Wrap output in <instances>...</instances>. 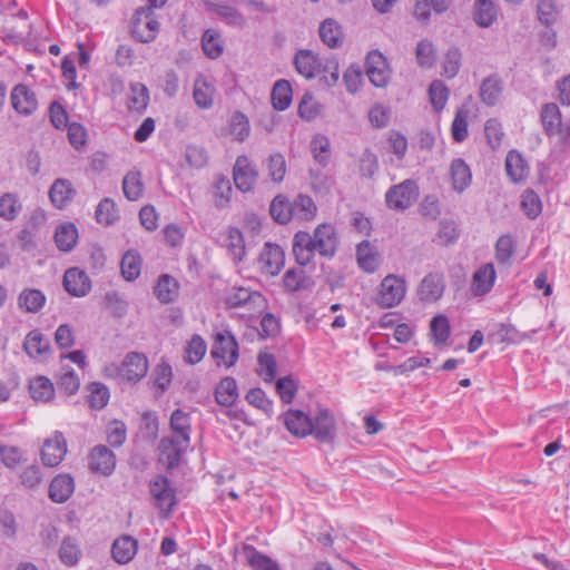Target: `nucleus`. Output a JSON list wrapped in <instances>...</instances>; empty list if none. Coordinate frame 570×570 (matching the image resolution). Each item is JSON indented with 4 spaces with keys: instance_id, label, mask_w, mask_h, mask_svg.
Segmentation results:
<instances>
[{
    "instance_id": "f257e3e1",
    "label": "nucleus",
    "mask_w": 570,
    "mask_h": 570,
    "mask_svg": "<svg viewBox=\"0 0 570 570\" xmlns=\"http://www.w3.org/2000/svg\"><path fill=\"white\" fill-rule=\"evenodd\" d=\"M420 196L419 185L413 179H405L391 186L385 193V205L394 212H405L414 205Z\"/></svg>"
},
{
    "instance_id": "f03ea898",
    "label": "nucleus",
    "mask_w": 570,
    "mask_h": 570,
    "mask_svg": "<svg viewBox=\"0 0 570 570\" xmlns=\"http://www.w3.org/2000/svg\"><path fill=\"white\" fill-rule=\"evenodd\" d=\"M160 24L151 7H139L131 19V36L141 43L154 41L159 32Z\"/></svg>"
},
{
    "instance_id": "7ed1b4c3",
    "label": "nucleus",
    "mask_w": 570,
    "mask_h": 570,
    "mask_svg": "<svg viewBox=\"0 0 570 570\" xmlns=\"http://www.w3.org/2000/svg\"><path fill=\"white\" fill-rule=\"evenodd\" d=\"M149 492L161 517H169L177 504L176 491L171 487L169 479L163 474L155 475L149 481Z\"/></svg>"
},
{
    "instance_id": "20e7f679",
    "label": "nucleus",
    "mask_w": 570,
    "mask_h": 570,
    "mask_svg": "<svg viewBox=\"0 0 570 570\" xmlns=\"http://www.w3.org/2000/svg\"><path fill=\"white\" fill-rule=\"evenodd\" d=\"M210 356L217 365L224 364L226 367H230L237 362L238 344L229 331H220L215 334Z\"/></svg>"
},
{
    "instance_id": "39448f33",
    "label": "nucleus",
    "mask_w": 570,
    "mask_h": 570,
    "mask_svg": "<svg viewBox=\"0 0 570 570\" xmlns=\"http://www.w3.org/2000/svg\"><path fill=\"white\" fill-rule=\"evenodd\" d=\"M225 305L227 308H246L249 314H253L265 307L266 299L257 291L233 287L225 297Z\"/></svg>"
},
{
    "instance_id": "423d86ee",
    "label": "nucleus",
    "mask_w": 570,
    "mask_h": 570,
    "mask_svg": "<svg viewBox=\"0 0 570 570\" xmlns=\"http://www.w3.org/2000/svg\"><path fill=\"white\" fill-rule=\"evenodd\" d=\"M258 179V169L246 155H239L233 167V180L242 193L252 191Z\"/></svg>"
},
{
    "instance_id": "0eeeda50",
    "label": "nucleus",
    "mask_w": 570,
    "mask_h": 570,
    "mask_svg": "<svg viewBox=\"0 0 570 570\" xmlns=\"http://www.w3.org/2000/svg\"><path fill=\"white\" fill-rule=\"evenodd\" d=\"M320 443H333L336 438V421L328 409H320L311 419V433Z\"/></svg>"
},
{
    "instance_id": "6e6552de",
    "label": "nucleus",
    "mask_w": 570,
    "mask_h": 570,
    "mask_svg": "<svg viewBox=\"0 0 570 570\" xmlns=\"http://www.w3.org/2000/svg\"><path fill=\"white\" fill-rule=\"evenodd\" d=\"M311 235L321 257L333 258L335 256L340 239L336 228L332 224H320Z\"/></svg>"
},
{
    "instance_id": "1a4fd4ad",
    "label": "nucleus",
    "mask_w": 570,
    "mask_h": 570,
    "mask_svg": "<svg viewBox=\"0 0 570 570\" xmlns=\"http://www.w3.org/2000/svg\"><path fill=\"white\" fill-rule=\"evenodd\" d=\"M118 375L128 383H137L144 379L148 371V360L142 353H128L120 367H117Z\"/></svg>"
},
{
    "instance_id": "9d476101",
    "label": "nucleus",
    "mask_w": 570,
    "mask_h": 570,
    "mask_svg": "<svg viewBox=\"0 0 570 570\" xmlns=\"http://www.w3.org/2000/svg\"><path fill=\"white\" fill-rule=\"evenodd\" d=\"M406 292L405 281L395 275H387L381 283L377 303L382 307H393L401 303Z\"/></svg>"
},
{
    "instance_id": "9b49d317",
    "label": "nucleus",
    "mask_w": 570,
    "mask_h": 570,
    "mask_svg": "<svg viewBox=\"0 0 570 570\" xmlns=\"http://www.w3.org/2000/svg\"><path fill=\"white\" fill-rule=\"evenodd\" d=\"M445 279L441 272L428 273L420 282L416 294L423 303H435L444 294Z\"/></svg>"
},
{
    "instance_id": "f8f14e48",
    "label": "nucleus",
    "mask_w": 570,
    "mask_h": 570,
    "mask_svg": "<svg viewBox=\"0 0 570 570\" xmlns=\"http://www.w3.org/2000/svg\"><path fill=\"white\" fill-rule=\"evenodd\" d=\"M366 75L375 87H385L391 78L386 58L377 50L368 52L365 61Z\"/></svg>"
},
{
    "instance_id": "ddd939ff",
    "label": "nucleus",
    "mask_w": 570,
    "mask_h": 570,
    "mask_svg": "<svg viewBox=\"0 0 570 570\" xmlns=\"http://www.w3.org/2000/svg\"><path fill=\"white\" fill-rule=\"evenodd\" d=\"M540 118L547 136L552 137L558 135L563 140L569 137L570 129L563 127L561 112L556 104H544L541 109Z\"/></svg>"
},
{
    "instance_id": "4468645a",
    "label": "nucleus",
    "mask_w": 570,
    "mask_h": 570,
    "mask_svg": "<svg viewBox=\"0 0 570 570\" xmlns=\"http://www.w3.org/2000/svg\"><path fill=\"white\" fill-rule=\"evenodd\" d=\"M292 252L295 261L301 266H307L317 254V248L311 233L298 230L292 242Z\"/></svg>"
},
{
    "instance_id": "2eb2a0df",
    "label": "nucleus",
    "mask_w": 570,
    "mask_h": 570,
    "mask_svg": "<svg viewBox=\"0 0 570 570\" xmlns=\"http://www.w3.org/2000/svg\"><path fill=\"white\" fill-rule=\"evenodd\" d=\"M305 266L288 268L283 275V287L288 293L309 292L315 286L313 277L304 269Z\"/></svg>"
},
{
    "instance_id": "dca6fc26",
    "label": "nucleus",
    "mask_w": 570,
    "mask_h": 570,
    "mask_svg": "<svg viewBox=\"0 0 570 570\" xmlns=\"http://www.w3.org/2000/svg\"><path fill=\"white\" fill-rule=\"evenodd\" d=\"M10 101L12 108L22 116H30L38 108L36 94L23 83L13 87Z\"/></svg>"
},
{
    "instance_id": "f3484780",
    "label": "nucleus",
    "mask_w": 570,
    "mask_h": 570,
    "mask_svg": "<svg viewBox=\"0 0 570 570\" xmlns=\"http://www.w3.org/2000/svg\"><path fill=\"white\" fill-rule=\"evenodd\" d=\"M88 465L91 472L110 475L116 468V455L106 445H96L90 451Z\"/></svg>"
},
{
    "instance_id": "a211bd4d",
    "label": "nucleus",
    "mask_w": 570,
    "mask_h": 570,
    "mask_svg": "<svg viewBox=\"0 0 570 570\" xmlns=\"http://www.w3.org/2000/svg\"><path fill=\"white\" fill-rule=\"evenodd\" d=\"M285 254L277 244L266 243L259 254L261 269L264 274L275 276L284 266Z\"/></svg>"
},
{
    "instance_id": "6ab92c4d",
    "label": "nucleus",
    "mask_w": 570,
    "mask_h": 570,
    "mask_svg": "<svg viewBox=\"0 0 570 570\" xmlns=\"http://www.w3.org/2000/svg\"><path fill=\"white\" fill-rule=\"evenodd\" d=\"M67 453V442L62 433L56 432L48 439L41 450V460L47 466H57Z\"/></svg>"
},
{
    "instance_id": "aec40b11",
    "label": "nucleus",
    "mask_w": 570,
    "mask_h": 570,
    "mask_svg": "<svg viewBox=\"0 0 570 570\" xmlns=\"http://www.w3.org/2000/svg\"><path fill=\"white\" fill-rule=\"evenodd\" d=\"M497 273L492 263L481 265L472 276L471 292L476 297L489 294L495 283Z\"/></svg>"
},
{
    "instance_id": "412c9836",
    "label": "nucleus",
    "mask_w": 570,
    "mask_h": 570,
    "mask_svg": "<svg viewBox=\"0 0 570 570\" xmlns=\"http://www.w3.org/2000/svg\"><path fill=\"white\" fill-rule=\"evenodd\" d=\"M22 347L35 360H45L51 355L50 341L39 330H32L26 335Z\"/></svg>"
},
{
    "instance_id": "4be33fe9",
    "label": "nucleus",
    "mask_w": 570,
    "mask_h": 570,
    "mask_svg": "<svg viewBox=\"0 0 570 570\" xmlns=\"http://www.w3.org/2000/svg\"><path fill=\"white\" fill-rule=\"evenodd\" d=\"M63 287L70 295L82 297L90 292L91 281L83 271L71 267L63 275Z\"/></svg>"
},
{
    "instance_id": "5701e85b",
    "label": "nucleus",
    "mask_w": 570,
    "mask_h": 570,
    "mask_svg": "<svg viewBox=\"0 0 570 570\" xmlns=\"http://www.w3.org/2000/svg\"><path fill=\"white\" fill-rule=\"evenodd\" d=\"M293 63L296 71L306 79L315 78L322 68L320 57L309 49L297 50Z\"/></svg>"
},
{
    "instance_id": "b1692460",
    "label": "nucleus",
    "mask_w": 570,
    "mask_h": 570,
    "mask_svg": "<svg viewBox=\"0 0 570 570\" xmlns=\"http://www.w3.org/2000/svg\"><path fill=\"white\" fill-rule=\"evenodd\" d=\"M311 419L302 410L289 409L283 414L286 430L296 438H305L311 433Z\"/></svg>"
},
{
    "instance_id": "393cba45",
    "label": "nucleus",
    "mask_w": 570,
    "mask_h": 570,
    "mask_svg": "<svg viewBox=\"0 0 570 570\" xmlns=\"http://www.w3.org/2000/svg\"><path fill=\"white\" fill-rule=\"evenodd\" d=\"M188 446L189 443H181V441L175 436H165L160 440V456L161 460L166 462L168 469L178 466L181 454Z\"/></svg>"
},
{
    "instance_id": "a878e982",
    "label": "nucleus",
    "mask_w": 570,
    "mask_h": 570,
    "mask_svg": "<svg viewBox=\"0 0 570 570\" xmlns=\"http://www.w3.org/2000/svg\"><path fill=\"white\" fill-rule=\"evenodd\" d=\"M76 189L72 184L65 178H58L49 189V198L52 205L58 209H63L72 200Z\"/></svg>"
},
{
    "instance_id": "bb28decb",
    "label": "nucleus",
    "mask_w": 570,
    "mask_h": 570,
    "mask_svg": "<svg viewBox=\"0 0 570 570\" xmlns=\"http://www.w3.org/2000/svg\"><path fill=\"white\" fill-rule=\"evenodd\" d=\"M138 542L130 535L116 539L111 547L112 559L119 564L130 562L137 553Z\"/></svg>"
},
{
    "instance_id": "cd10ccee",
    "label": "nucleus",
    "mask_w": 570,
    "mask_h": 570,
    "mask_svg": "<svg viewBox=\"0 0 570 570\" xmlns=\"http://www.w3.org/2000/svg\"><path fill=\"white\" fill-rule=\"evenodd\" d=\"M75 490V481L69 474H58L49 485V498L56 503L66 502Z\"/></svg>"
},
{
    "instance_id": "c85d7f7f",
    "label": "nucleus",
    "mask_w": 570,
    "mask_h": 570,
    "mask_svg": "<svg viewBox=\"0 0 570 570\" xmlns=\"http://www.w3.org/2000/svg\"><path fill=\"white\" fill-rule=\"evenodd\" d=\"M505 171L513 183L518 184L527 179L529 175V166L519 151H509L505 158Z\"/></svg>"
},
{
    "instance_id": "c756f323",
    "label": "nucleus",
    "mask_w": 570,
    "mask_h": 570,
    "mask_svg": "<svg viewBox=\"0 0 570 570\" xmlns=\"http://www.w3.org/2000/svg\"><path fill=\"white\" fill-rule=\"evenodd\" d=\"M503 92V81L499 75H490L480 86V99L487 106H495Z\"/></svg>"
},
{
    "instance_id": "7c9ffc66",
    "label": "nucleus",
    "mask_w": 570,
    "mask_h": 570,
    "mask_svg": "<svg viewBox=\"0 0 570 570\" xmlns=\"http://www.w3.org/2000/svg\"><path fill=\"white\" fill-rule=\"evenodd\" d=\"M453 189L462 193L472 181L471 169L462 158H455L450 166Z\"/></svg>"
},
{
    "instance_id": "2f4dec72",
    "label": "nucleus",
    "mask_w": 570,
    "mask_h": 570,
    "mask_svg": "<svg viewBox=\"0 0 570 570\" xmlns=\"http://www.w3.org/2000/svg\"><path fill=\"white\" fill-rule=\"evenodd\" d=\"M154 294L160 303H171L179 294V284L170 275L164 274L159 276L156 286L154 287Z\"/></svg>"
},
{
    "instance_id": "473e14b6",
    "label": "nucleus",
    "mask_w": 570,
    "mask_h": 570,
    "mask_svg": "<svg viewBox=\"0 0 570 570\" xmlns=\"http://www.w3.org/2000/svg\"><path fill=\"white\" fill-rule=\"evenodd\" d=\"M46 304V295L37 288H24L18 296V307L27 313H38Z\"/></svg>"
},
{
    "instance_id": "72a5a7b5",
    "label": "nucleus",
    "mask_w": 570,
    "mask_h": 570,
    "mask_svg": "<svg viewBox=\"0 0 570 570\" xmlns=\"http://www.w3.org/2000/svg\"><path fill=\"white\" fill-rule=\"evenodd\" d=\"M53 238L58 249L68 253L77 244L78 229L73 223L61 224L56 228Z\"/></svg>"
},
{
    "instance_id": "f704fd0d",
    "label": "nucleus",
    "mask_w": 570,
    "mask_h": 570,
    "mask_svg": "<svg viewBox=\"0 0 570 570\" xmlns=\"http://www.w3.org/2000/svg\"><path fill=\"white\" fill-rule=\"evenodd\" d=\"M238 397L236 380L232 376L224 377L215 389L216 402L225 407L232 406Z\"/></svg>"
},
{
    "instance_id": "c9c22d12",
    "label": "nucleus",
    "mask_w": 570,
    "mask_h": 570,
    "mask_svg": "<svg viewBox=\"0 0 570 570\" xmlns=\"http://www.w3.org/2000/svg\"><path fill=\"white\" fill-rule=\"evenodd\" d=\"M320 38L330 48L343 45L344 36L341 26L334 19H325L320 26Z\"/></svg>"
},
{
    "instance_id": "e433bc0d",
    "label": "nucleus",
    "mask_w": 570,
    "mask_h": 570,
    "mask_svg": "<svg viewBox=\"0 0 570 570\" xmlns=\"http://www.w3.org/2000/svg\"><path fill=\"white\" fill-rule=\"evenodd\" d=\"M170 429L175 433V438L179 439L181 443H190V419L189 414L180 409L175 410L170 416Z\"/></svg>"
},
{
    "instance_id": "4c0bfd02",
    "label": "nucleus",
    "mask_w": 570,
    "mask_h": 570,
    "mask_svg": "<svg viewBox=\"0 0 570 570\" xmlns=\"http://www.w3.org/2000/svg\"><path fill=\"white\" fill-rule=\"evenodd\" d=\"M1 39L7 43L19 45L31 33V24L8 20L1 30Z\"/></svg>"
},
{
    "instance_id": "58836bf2",
    "label": "nucleus",
    "mask_w": 570,
    "mask_h": 570,
    "mask_svg": "<svg viewBox=\"0 0 570 570\" xmlns=\"http://www.w3.org/2000/svg\"><path fill=\"white\" fill-rule=\"evenodd\" d=\"M228 255L234 263H240L245 256V240L243 233L236 227H229L225 240Z\"/></svg>"
},
{
    "instance_id": "ea45409f",
    "label": "nucleus",
    "mask_w": 570,
    "mask_h": 570,
    "mask_svg": "<svg viewBox=\"0 0 570 570\" xmlns=\"http://www.w3.org/2000/svg\"><path fill=\"white\" fill-rule=\"evenodd\" d=\"M272 104L276 110L283 111L287 109L292 102L293 90L289 81L279 79L274 83L272 89Z\"/></svg>"
},
{
    "instance_id": "a19ab883",
    "label": "nucleus",
    "mask_w": 570,
    "mask_h": 570,
    "mask_svg": "<svg viewBox=\"0 0 570 570\" xmlns=\"http://www.w3.org/2000/svg\"><path fill=\"white\" fill-rule=\"evenodd\" d=\"M293 210V219L311 220L315 217L317 207L308 195L299 194L293 202H291Z\"/></svg>"
},
{
    "instance_id": "79ce46f5",
    "label": "nucleus",
    "mask_w": 570,
    "mask_h": 570,
    "mask_svg": "<svg viewBox=\"0 0 570 570\" xmlns=\"http://www.w3.org/2000/svg\"><path fill=\"white\" fill-rule=\"evenodd\" d=\"M244 553L248 564L254 570H281L278 563L267 554L256 550L253 546H245Z\"/></svg>"
},
{
    "instance_id": "37998d69",
    "label": "nucleus",
    "mask_w": 570,
    "mask_h": 570,
    "mask_svg": "<svg viewBox=\"0 0 570 570\" xmlns=\"http://www.w3.org/2000/svg\"><path fill=\"white\" fill-rule=\"evenodd\" d=\"M356 257L358 266L363 271L372 273L377 268L379 255L370 242L363 240L357 245Z\"/></svg>"
},
{
    "instance_id": "c03bdc74",
    "label": "nucleus",
    "mask_w": 570,
    "mask_h": 570,
    "mask_svg": "<svg viewBox=\"0 0 570 570\" xmlns=\"http://www.w3.org/2000/svg\"><path fill=\"white\" fill-rule=\"evenodd\" d=\"M82 556L81 549L77 539L72 537L63 538L59 548V559L68 567L76 566Z\"/></svg>"
},
{
    "instance_id": "a18cd8bd",
    "label": "nucleus",
    "mask_w": 570,
    "mask_h": 570,
    "mask_svg": "<svg viewBox=\"0 0 570 570\" xmlns=\"http://www.w3.org/2000/svg\"><path fill=\"white\" fill-rule=\"evenodd\" d=\"M122 191L125 197L130 202L138 200L141 197L144 184L139 170H131L126 174L122 179Z\"/></svg>"
},
{
    "instance_id": "49530a36",
    "label": "nucleus",
    "mask_w": 570,
    "mask_h": 570,
    "mask_svg": "<svg viewBox=\"0 0 570 570\" xmlns=\"http://www.w3.org/2000/svg\"><path fill=\"white\" fill-rule=\"evenodd\" d=\"M202 48L210 59L220 57L224 52V41L219 32L214 29L206 30L202 37Z\"/></svg>"
},
{
    "instance_id": "de8ad7c7",
    "label": "nucleus",
    "mask_w": 570,
    "mask_h": 570,
    "mask_svg": "<svg viewBox=\"0 0 570 570\" xmlns=\"http://www.w3.org/2000/svg\"><path fill=\"white\" fill-rule=\"evenodd\" d=\"M30 395L36 401L48 402L55 395V387L51 381L46 376H37L30 381Z\"/></svg>"
},
{
    "instance_id": "09e8293b",
    "label": "nucleus",
    "mask_w": 570,
    "mask_h": 570,
    "mask_svg": "<svg viewBox=\"0 0 570 570\" xmlns=\"http://www.w3.org/2000/svg\"><path fill=\"white\" fill-rule=\"evenodd\" d=\"M95 217L98 224L110 226L119 219V213L116 203L111 198H104L99 202Z\"/></svg>"
},
{
    "instance_id": "8fccbe9b",
    "label": "nucleus",
    "mask_w": 570,
    "mask_h": 570,
    "mask_svg": "<svg viewBox=\"0 0 570 570\" xmlns=\"http://www.w3.org/2000/svg\"><path fill=\"white\" fill-rule=\"evenodd\" d=\"M497 18V9L491 0H475L474 21L478 26L488 28Z\"/></svg>"
},
{
    "instance_id": "3c124183",
    "label": "nucleus",
    "mask_w": 570,
    "mask_h": 570,
    "mask_svg": "<svg viewBox=\"0 0 570 570\" xmlns=\"http://www.w3.org/2000/svg\"><path fill=\"white\" fill-rule=\"evenodd\" d=\"M271 216L278 224L285 225L293 219V210L291 208V202L287 197L278 195L276 196L269 206Z\"/></svg>"
},
{
    "instance_id": "603ef678",
    "label": "nucleus",
    "mask_w": 570,
    "mask_h": 570,
    "mask_svg": "<svg viewBox=\"0 0 570 570\" xmlns=\"http://www.w3.org/2000/svg\"><path fill=\"white\" fill-rule=\"evenodd\" d=\"M22 210L19 196L14 193H6L0 197V217L4 220H14Z\"/></svg>"
},
{
    "instance_id": "864d4df0",
    "label": "nucleus",
    "mask_w": 570,
    "mask_h": 570,
    "mask_svg": "<svg viewBox=\"0 0 570 570\" xmlns=\"http://www.w3.org/2000/svg\"><path fill=\"white\" fill-rule=\"evenodd\" d=\"M266 169L269 179L275 184H281L286 175L287 167L283 154L274 153L266 159Z\"/></svg>"
},
{
    "instance_id": "5fc2aeb1",
    "label": "nucleus",
    "mask_w": 570,
    "mask_h": 570,
    "mask_svg": "<svg viewBox=\"0 0 570 570\" xmlns=\"http://www.w3.org/2000/svg\"><path fill=\"white\" fill-rule=\"evenodd\" d=\"M311 151L316 163L325 167L331 157V142L324 135H315L311 141Z\"/></svg>"
},
{
    "instance_id": "6e6d98bb",
    "label": "nucleus",
    "mask_w": 570,
    "mask_h": 570,
    "mask_svg": "<svg viewBox=\"0 0 570 570\" xmlns=\"http://www.w3.org/2000/svg\"><path fill=\"white\" fill-rule=\"evenodd\" d=\"M121 274L127 281H135L140 275L141 257L137 252L128 250L121 259Z\"/></svg>"
},
{
    "instance_id": "4d7b16f0",
    "label": "nucleus",
    "mask_w": 570,
    "mask_h": 570,
    "mask_svg": "<svg viewBox=\"0 0 570 570\" xmlns=\"http://www.w3.org/2000/svg\"><path fill=\"white\" fill-rule=\"evenodd\" d=\"M88 403L91 409L101 410L108 404L110 393L105 384L92 382L88 385Z\"/></svg>"
},
{
    "instance_id": "13d9d810",
    "label": "nucleus",
    "mask_w": 570,
    "mask_h": 570,
    "mask_svg": "<svg viewBox=\"0 0 570 570\" xmlns=\"http://www.w3.org/2000/svg\"><path fill=\"white\" fill-rule=\"evenodd\" d=\"M537 17L546 27L553 26L559 17V9L556 0H538Z\"/></svg>"
},
{
    "instance_id": "bf43d9fd",
    "label": "nucleus",
    "mask_w": 570,
    "mask_h": 570,
    "mask_svg": "<svg viewBox=\"0 0 570 570\" xmlns=\"http://www.w3.org/2000/svg\"><path fill=\"white\" fill-rule=\"evenodd\" d=\"M149 101V91L142 83L136 82L130 85V97L128 108L130 110L141 112L147 108Z\"/></svg>"
},
{
    "instance_id": "052dcab7",
    "label": "nucleus",
    "mask_w": 570,
    "mask_h": 570,
    "mask_svg": "<svg viewBox=\"0 0 570 570\" xmlns=\"http://www.w3.org/2000/svg\"><path fill=\"white\" fill-rule=\"evenodd\" d=\"M515 253V240L509 234L502 235L495 243V259L501 265H507Z\"/></svg>"
},
{
    "instance_id": "680f3d73",
    "label": "nucleus",
    "mask_w": 570,
    "mask_h": 570,
    "mask_svg": "<svg viewBox=\"0 0 570 570\" xmlns=\"http://www.w3.org/2000/svg\"><path fill=\"white\" fill-rule=\"evenodd\" d=\"M229 132L237 141H244L250 132L249 120L246 115L236 111L230 117Z\"/></svg>"
},
{
    "instance_id": "e2e57ef3",
    "label": "nucleus",
    "mask_w": 570,
    "mask_h": 570,
    "mask_svg": "<svg viewBox=\"0 0 570 570\" xmlns=\"http://www.w3.org/2000/svg\"><path fill=\"white\" fill-rule=\"evenodd\" d=\"M430 331L435 344L445 343L451 334L449 318L443 314L434 316L430 324Z\"/></svg>"
},
{
    "instance_id": "0e129e2a",
    "label": "nucleus",
    "mask_w": 570,
    "mask_h": 570,
    "mask_svg": "<svg viewBox=\"0 0 570 570\" xmlns=\"http://www.w3.org/2000/svg\"><path fill=\"white\" fill-rule=\"evenodd\" d=\"M258 370L257 373L261 375L266 383H272L276 377L277 362L273 354L259 353L257 356Z\"/></svg>"
},
{
    "instance_id": "69168bd1",
    "label": "nucleus",
    "mask_w": 570,
    "mask_h": 570,
    "mask_svg": "<svg viewBox=\"0 0 570 570\" xmlns=\"http://www.w3.org/2000/svg\"><path fill=\"white\" fill-rule=\"evenodd\" d=\"M415 56L421 68H432L436 60L435 48L428 39H423L416 45Z\"/></svg>"
},
{
    "instance_id": "338daca9",
    "label": "nucleus",
    "mask_w": 570,
    "mask_h": 570,
    "mask_svg": "<svg viewBox=\"0 0 570 570\" xmlns=\"http://www.w3.org/2000/svg\"><path fill=\"white\" fill-rule=\"evenodd\" d=\"M521 208L530 219H535L542 212V202L532 189H525L521 196Z\"/></svg>"
},
{
    "instance_id": "774afa93",
    "label": "nucleus",
    "mask_w": 570,
    "mask_h": 570,
    "mask_svg": "<svg viewBox=\"0 0 570 570\" xmlns=\"http://www.w3.org/2000/svg\"><path fill=\"white\" fill-rule=\"evenodd\" d=\"M449 88L442 80H433L429 87V97L433 108L441 111L449 98Z\"/></svg>"
}]
</instances>
